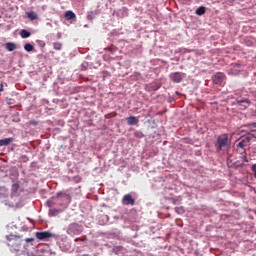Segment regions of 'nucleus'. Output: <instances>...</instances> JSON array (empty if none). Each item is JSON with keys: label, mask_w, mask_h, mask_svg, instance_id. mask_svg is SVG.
<instances>
[{"label": "nucleus", "mask_w": 256, "mask_h": 256, "mask_svg": "<svg viewBox=\"0 0 256 256\" xmlns=\"http://www.w3.org/2000/svg\"><path fill=\"white\" fill-rule=\"evenodd\" d=\"M0 91H3V84H0Z\"/></svg>", "instance_id": "nucleus-40"}, {"label": "nucleus", "mask_w": 256, "mask_h": 256, "mask_svg": "<svg viewBox=\"0 0 256 256\" xmlns=\"http://www.w3.org/2000/svg\"><path fill=\"white\" fill-rule=\"evenodd\" d=\"M76 15H75V12L71 11V10H68L66 11L65 13V19L67 21H71L72 19H75Z\"/></svg>", "instance_id": "nucleus-13"}, {"label": "nucleus", "mask_w": 256, "mask_h": 256, "mask_svg": "<svg viewBox=\"0 0 256 256\" xmlns=\"http://www.w3.org/2000/svg\"><path fill=\"white\" fill-rule=\"evenodd\" d=\"M74 241H75V242H77V241H83V239H82V238H75Z\"/></svg>", "instance_id": "nucleus-38"}, {"label": "nucleus", "mask_w": 256, "mask_h": 256, "mask_svg": "<svg viewBox=\"0 0 256 256\" xmlns=\"http://www.w3.org/2000/svg\"><path fill=\"white\" fill-rule=\"evenodd\" d=\"M20 37L22 39H29V37H31V32H29L27 29H22L20 31Z\"/></svg>", "instance_id": "nucleus-14"}, {"label": "nucleus", "mask_w": 256, "mask_h": 256, "mask_svg": "<svg viewBox=\"0 0 256 256\" xmlns=\"http://www.w3.org/2000/svg\"><path fill=\"white\" fill-rule=\"evenodd\" d=\"M233 167L234 169H243V167H245V164L241 161H236L233 163Z\"/></svg>", "instance_id": "nucleus-21"}, {"label": "nucleus", "mask_w": 256, "mask_h": 256, "mask_svg": "<svg viewBox=\"0 0 256 256\" xmlns=\"http://www.w3.org/2000/svg\"><path fill=\"white\" fill-rule=\"evenodd\" d=\"M6 49L7 51H15V49H17V45L13 42H8L6 43Z\"/></svg>", "instance_id": "nucleus-16"}, {"label": "nucleus", "mask_w": 256, "mask_h": 256, "mask_svg": "<svg viewBox=\"0 0 256 256\" xmlns=\"http://www.w3.org/2000/svg\"><path fill=\"white\" fill-rule=\"evenodd\" d=\"M80 67L81 71H87L89 69V62H83Z\"/></svg>", "instance_id": "nucleus-27"}, {"label": "nucleus", "mask_w": 256, "mask_h": 256, "mask_svg": "<svg viewBox=\"0 0 256 256\" xmlns=\"http://www.w3.org/2000/svg\"><path fill=\"white\" fill-rule=\"evenodd\" d=\"M33 165H35V162H32V163H31V166H32V167H33Z\"/></svg>", "instance_id": "nucleus-41"}, {"label": "nucleus", "mask_w": 256, "mask_h": 256, "mask_svg": "<svg viewBox=\"0 0 256 256\" xmlns=\"http://www.w3.org/2000/svg\"><path fill=\"white\" fill-rule=\"evenodd\" d=\"M254 177H255V179H256V172H254Z\"/></svg>", "instance_id": "nucleus-44"}, {"label": "nucleus", "mask_w": 256, "mask_h": 256, "mask_svg": "<svg viewBox=\"0 0 256 256\" xmlns=\"http://www.w3.org/2000/svg\"><path fill=\"white\" fill-rule=\"evenodd\" d=\"M13 141H14L13 137L0 139V147H7V145H11Z\"/></svg>", "instance_id": "nucleus-12"}, {"label": "nucleus", "mask_w": 256, "mask_h": 256, "mask_svg": "<svg viewBox=\"0 0 256 256\" xmlns=\"http://www.w3.org/2000/svg\"><path fill=\"white\" fill-rule=\"evenodd\" d=\"M105 51H109L112 55H113V53H114L112 47H107V48H105Z\"/></svg>", "instance_id": "nucleus-34"}, {"label": "nucleus", "mask_w": 256, "mask_h": 256, "mask_svg": "<svg viewBox=\"0 0 256 256\" xmlns=\"http://www.w3.org/2000/svg\"><path fill=\"white\" fill-rule=\"evenodd\" d=\"M59 206H60V207H63V203H60Z\"/></svg>", "instance_id": "nucleus-42"}, {"label": "nucleus", "mask_w": 256, "mask_h": 256, "mask_svg": "<svg viewBox=\"0 0 256 256\" xmlns=\"http://www.w3.org/2000/svg\"><path fill=\"white\" fill-rule=\"evenodd\" d=\"M35 237L36 239H38V241H47V239H52V238L57 239V234H54L49 231H42V232H36Z\"/></svg>", "instance_id": "nucleus-4"}, {"label": "nucleus", "mask_w": 256, "mask_h": 256, "mask_svg": "<svg viewBox=\"0 0 256 256\" xmlns=\"http://www.w3.org/2000/svg\"><path fill=\"white\" fill-rule=\"evenodd\" d=\"M229 3H235V0H227Z\"/></svg>", "instance_id": "nucleus-39"}, {"label": "nucleus", "mask_w": 256, "mask_h": 256, "mask_svg": "<svg viewBox=\"0 0 256 256\" xmlns=\"http://www.w3.org/2000/svg\"><path fill=\"white\" fill-rule=\"evenodd\" d=\"M48 215L49 217H57V215H59V210L55 208L49 209Z\"/></svg>", "instance_id": "nucleus-18"}, {"label": "nucleus", "mask_w": 256, "mask_h": 256, "mask_svg": "<svg viewBox=\"0 0 256 256\" xmlns=\"http://www.w3.org/2000/svg\"><path fill=\"white\" fill-rule=\"evenodd\" d=\"M123 205H135V200L131 194H126L122 198Z\"/></svg>", "instance_id": "nucleus-9"}, {"label": "nucleus", "mask_w": 256, "mask_h": 256, "mask_svg": "<svg viewBox=\"0 0 256 256\" xmlns=\"http://www.w3.org/2000/svg\"><path fill=\"white\" fill-rule=\"evenodd\" d=\"M24 49L27 51V53H31V51H33L35 47L31 43H26L24 45Z\"/></svg>", "instance_id": "nucleus-20"}, {"label": "nucleus", "mask_w": 256, "mask_h": 256, "mask_svg": "<svg viewBox=\"0 0 256 256\" xmlns=\"http://www.w3.org/2000/svg\"><path fill=\"white\" fill-rule=\"evenodd\" d=\"M53 199H56V201H69L71 197L69 196V194L63 191H59L56 193V196H54Z\"/></svg>", "instance_id": "nucleus-7"}, {"label": "nucleus", "mask_w": 256, "mask_h": 256, "mask_svg": "<svg viewBox=\"0 0 256 256\" xmlns=\"http://www.w3.org/2000/svg\"><path fill=\"white\" fill-rule=\"evenodd\" d=\"M19 187V182L13 183L11 186L12 193H17V191H19Z\"/></svg>", "instance_id": "nucleus-23"}, {"label": "nucleus", "mask_w": 256, "mask_h": 256, "mask_svg": "<svg viewBox=\"0 0 256 256\" xmlns=\"http://www.w3.org/2000/svg\"><path fill=\"white\" fill-rule=\"evenodd\" d=\"M97 15H99V10H90L86 13V19L90 23H93V20L97 18Z\"/></svg>", "instance_id": "nucleus-8"}, {"label": "nucleus", "mask_w": 256, "mask_h": 256, "mask_svg": "<svg viewBox=\"0 0 256 256\" xmlns=\"http://www.w3.org/2000/svg\"><path fill=\"white\" fill-rule=\"evenodd\" d=\"M109 77H111V73L109 71H107V70H103L102 71V79H103V81H105V79H107Z\"/></svg>", "instance_id": "nucleus-25"}, {"label": "nucleus", "mask_w": 256, "mask_h": 256, "mask_svg": "<svg viewBox=\"0 0 256 256\" xmlns=\"http://www.w3.org/2000/svg\"><path fill=\"white\" fill-rule=\"evenodd\" d=\"M171 202L173 205H177V203H179V200H177L175 198H171Z\"/></svg>", "instance_id": "nucleus-33"}, {"label": "nucleus", "mask_w": 256, "mask_h": 256, "mask_svg": "<svg viewBox=\"0 0 256 256\" xmlns=\"http://www.w3.org/2000/svg\"><path fill=\"white\" fill-rule=\"evenodd\" d=\"M55 205H57V199H48L46 201V207H55Z\"/></svg>", "instance_id": "nucleus-17"}, {"label": "nucleus", "mask_w": 256, "mask_h": 256, "mask_svg": "<svg viewBox=\"0 0 256 256\" xmlns=\"http://www.w3.org/2000/svg\"><path fill=\"white\" fill-rule=\"evenodd\" d=\"M127 125H137L139 123V118L136 116H129L126 118Z\"/></svg>", "instance_id": "nucleus-11"}, {"label": "nucleus", "mask_w": 256, "mask_h": 256, "mask_svg": "<svg viewBox=\"0 0 256 256\" xmlns=\"http://www.w3.org/2000/svg\"><path fill=\"white\" fill-rule=\"evenodd\" d=\"M84 230L85 228L83 227V225L77 222H73L68 225L66 233L67 235H70V237H75V235H81Z\"/></svg>", "instance_id": "nucleus-2"}, {"label": "nucleus", "mask_w": 256, "mask_h": 256, "mask_svg": "<svg viewBox=\"0 0 256 256\" xmlns=\"http://www.w3.org/2000/svg\"><path fill=\"white\" fill-rule=\"evenodd\" d=\"M5 239L7 241V246L13 249V251H21L22 249H27V245L23 244V239L22 235H17L10 233L9 235L5 236Z\"/></svg>", "instance_id": "nucleus-1"}, {"label": "nucleus", "mask_w": 256, "mask_h": 256, "mask_svg": "<svg viewBox=\"0 0 256 256\" xmlns=\"http://www.w3.org/2000/svg\"><path fill=\"white\" fill-rule=\"evenodd\" d=\"M86 123H87V125H88L89 127H92V125H93V120H88V121H86Z\"/></svg>", "instance_id": "nucleus-36"}, {"label": "nucleus", "mask_w": 256, "mask_h": 256, "mask_svg": "<svg viewBox=\"0 0 256 256\" xmlns=\"http://www.w3.org/2000/svg\"><path fill=\"white\" fill-rule=\"evenodd\" d=\"M36 43H37L38 47H41V49H43L45 47V41H43V40H36Z\"/></svg>", "instance_id": "nucleus-28"}, {"label": "nucleus", "mask_w": 256, "mask_h": 256, "mask_svg": "<svg viewBox=\"0 0 256 256\" xmlns=\"http://www.w3.org/2000/svg\"><path fill=\"white\" fill-rule=\"evenodd\" d=\"M244 140H245V143H250V141H251V137L246 136V137L244 138Z\"/></svg>", "instance_id": "nucleus-35"}, {"label": "nucleus", "mask_w": 256, "mask_h": 256, "mask_svg": "<svg viewBox=\"0 0 256 256\" xmlns=\"http://www.w3.org/2000/svg\"><path fill=\"white\" fill-rule=\"evenodd\" d=\"M134 137H136V139H143V137H145V134H143L141 131L136 130L134 132Z\"/></svg>", "instance_id": "nucleus-24"}, {"label": "nucleus", "mask_w": 256, "mask_h": 256, "mask_svg": "<svg viewBox=\"0 0 256 256\" xmlns=\"http://www.w3.org/2000/svg\"><path fill=\"white\" fill-rule=\"evenodd\" d=\"M236 104L240 109L245 110L251 105V100L249 98H238L236 99Z\"/></svg>", "instance_id": "nucleus-6"}, {"label": "nucleus", "mask_w": 256, "mask_h": 256, "mask_svg": "<svg viewBox=\"0 0 256 256\" xmlns=\"http://www.w3.org/2000/svg\"><path fill=\"white\" fill-rule=\"evenodd\" d=\"M223 78V73H217L212 77V81L215 83V85H221V83H223Z\"/></svg>", "instance_id": "nucleus-10"}, {"label": "nucleus", "mask_w": 256, "mask_h": 256, "mask_svg": "<svg viewBox=\"0 0 256 256\" xmlns=\"http://www.w3.org/2000/svg\"><path fill=\"white\" fill-rule=\"evenodd\" d=\"M229 145V134H222L218 136L217 141L215 143L217 153H221L224 151L226 147Z\"/></svg>", "instance_id": "nucleus-3"}, {"label": "nucleus", "mask_w": 256, "mask_h": 256, "mask_svg": "<svg viewBox=\"0 0 256 256\" xmlns=\"http://www.w3.org/2000/svg\"><path fill=\"white\" fill-rule=\"evenodd\" d=\"M251 169H252L253 173H256V164H253Z\"/></svg>", "instance_id": "nucleus-37"}, {"label": "nucleus", "mask_w": 256, "mask_h": 256, "mask_svg": "<svg viewBox=\"0 0 256 256\" xmlns=\"http://www.w3.org/2000/svg\"><path fill=\"white\" fill-rule=\"evenodd\" d=\"M25 243H33V241H35V238H26Z\"/></svg>", "instance_id": "nucleus-32"}, {"label": "nucleus", "mask_w": 256, "mask_h": 256, "mask_svg": "<svg viewBox=\"0 0 256 256\" xmlns=\"http://www.w3.org/2000/svg\"><path fill=\"white\" fill-rule=\"evenodd\" d=\"M170 81L172 83H181L185 79V73L183 72H173L169 75Z\"/></svg>", "instance_id": "nucleus-5"}, {"label": "nucleus", "mask_w": 256, "mask_h": 256, "mask_svg": "<svg viewBox=\"0 0 256 256\" xmlns=\"http://www.w3.org/2000/svg\"><path fill=\"white\" fill-rule=\"evenodd\" d=\"M53 49H55V51H61V49H63V44L60 42H54Z\"/></svg>", "instance_id": "nucleus-22"}, {"label": "nucleus", "mask_w": 256, "mask_h": 256, "mask_svg": "<svg viewBox=\"0 0 256 256\" xmlns=\"http://www.w3.org/2000/svg\"><path fill=\"white\" fill-rule=\"evenodd\" d=\"M246 127H249L250 129H256V122L248 123L246 124Z\"/></svg>", "instance_id": "nucleus-30"}, {"label": "nucleus", "mask_w": 256, "mask_h": 256, "mask_svg": "<svg viewBox=\"0 0 256 256\" xmlns=\"http://www.w3.org/2000/svg\"><path fill=\"white\" fill-rule=\"evenodd\" d=\"M240 159H242L243 163H249V158L247 156H241Z\"/></svg>", "instance_id": "nucleus-31"}, {"label": "nucleus", "mask_w": 256, "mask_h": 256, "mask_svg": "<svg viewBox=\"0 0 256 256\" xmlns=\"http://www.w3.org/2000/svg\"><path fill=\"white\" fill-rule=\"evenodd\" d=\"M206 11L207 9L205 8V6H200L196 9L195 13L196 15L201 16V15H205Z\"/></svg>", "instance_id": "nucleus-15"}, {"label": "nucleus", "mask_w": 256, "mask_h": 256, "mask_svg": "<svg viewBox=\"0 0 256 256\" xmlns=\"http://www.w3.org/2000/svg\"><path fill=\"white\" fill-rule=\"evenodd\" d=\"M237 147L239 149H245V140H241L238 144H237Z\"/></svg>", "instance_id": "nucleus-29"}, {"label": "nucleus", "mask_w": 256, "mask_h": 256, "mask_svg": "<svg viewBox=\"0 0 256 256\" xmlns=\"http://www.w3.org/2000/svg\"><path fill=\"white\" fill-rule=\"evenodd\" d=\"M84 27H89V25L85 24Z\"/></svg>", "instance_id": "nucleus-43"}, {"label": "nucleus", "mask_w": 256, "mask_h": 256, "mask_svg": "<svg viewBox=\"0 0 256 256\" xmlns=\"http://www.w3.org/2000/svg\"><path fill=\"white\" fill-rule=\"evenodd\" d=\"M27 17L31 21H35V19H37L38 16H37V13H35L34 11H31L27 13Z\"/></svg>", "instance_id": "nucleus-19"}, {"label": "nucleus", "mask_w": 256, "mask_h": 256, "mask_svg": "<svg viewBox=\"0 0 256 256\" xmlns=\"http://www.w3.org/2000/svg\"><path fill=\"white\" fill-rule=\"evenodd\" d=\"M175 211L178 213V215H183V213H185V208H183V206L176 207Z\"/></svg>", "instance_id": "nucleus-26"}, {"label": "nucleus", "mask_w": 256, "mask_h": 256, "mask_svg": "<svg viewBox=\"0 0 256 256\" xmlns=\"http://www.w3.org/2000/svg\"><path fill=\"white\" fill-rule=\"evenodd\" d=\"M253 213H255V215H256V209H255V210H253Z\"/></svg>", "instance_id": "nucleus-45"}]
</instances>
